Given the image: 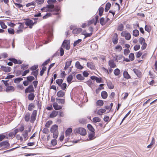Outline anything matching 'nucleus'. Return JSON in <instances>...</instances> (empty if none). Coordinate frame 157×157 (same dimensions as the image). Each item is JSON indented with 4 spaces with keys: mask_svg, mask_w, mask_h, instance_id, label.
I'll list each match as a JSON object with an SVG mask.
<instances>
[{
    "mask_svg": "<svg viewBox=\"0 0 157 157\" xmlns=\"http://www.w3.org/2000/svg\"><path fill=\"white\" fill-rule=\"evenodd\" d=\"M52 13H47L43 17V19H45L52 16Z\"/></svg>",
    "mask_w": 157,
    "mask_h": 157,
    "instance_id": "nucleus-58",
    "label": "nucleus"
},
{
    "mask_svg": "<svg viewBox=\"0 0 157 157\" xmlns=\"http://www.w3.org/2000/svg\"><path fill=\"white\" fill-rule=\"evenodd\" d=\"M104 104L103 101L102 100H99L96 102V105L98 106H102Z\"/></svg>",
    "mask_w": 157,
    "mask_h": 157,
    "instance_id": "nucleus-29",
    "label": "nucleus"
},
{
    "mask_svg": "<svg viewBox=\"0 0 157 157\" xmlns=\"http://www.w3.org/2000/svg\"><path fill=\"white\" fill-rule=\"evenodd\" d=\"M63 82V80L62 78L57 79L56 80V82L59 86L62 84Z\"/></svg>",
    "mask_w": 157,
    "mask_h": 157,
    "instance_id": "nucleus-33",
    "label": "nucleus"
},
{
    "mask_svg": "<svg viewBox=\"0 0 157 157\" xmlns=\"http://www.w3.org/2000/svg\"><path fill=\"white\" fill-rule=\"evenodd\" d=\"M53 122L52 121H48L45 124V126L47 128H49L50 125L52 124Z\"/></svg>",
    "mask_w": 157,
    "mask_h": 157,
    "instance_id": "nucleus-55",
    "label": "nucleus"
},
{
    "mask_svg": "<svg viewBox=\"0 0 157 157\" xmlns=\"http://www.w3.org/2000/svg\"><path fill=\"white\" fill-rule=\"evenodd\" d=\"M133 35L135 36H138L139 34V31L136 29H135L133 31Z\"/></svg>",
    "mask_w": 157,
    "mask_h": 157,
    "instance_id": "nucleus-43",
    "label": "nucleus"
},
{
    "mask_svg": "<svg viewBox=\"0 0 157 157\" xmlns=\"http://www.w3.org/2000/svg\"><path fill=\"white\" fill-rule=\"evenodd\" d=\"M30 118V114L28 112L25 115L24 119L25 121L27 122L29 121Z\"/></svg>",
    "mask_w": 157,
    "mask_h": 157,
    "instance_id": "nucleus-17",
    "label": "nucleus"
},
{
    "mask_svg": "<svg viewBox=\"0 0 157 157\" xmlns=\"http://www.w3.org/2000/svg\"><path fill=\"white\" fill-rule=\"evenodd\" d=\"M54 109L56 110H60L62 108V106L58 105L57 102H54L53 104Z\"/></svg>",
    "mask_w": 157,
    "mask_h": 157,
    "instance_id": "nucleus-12",
    "label": "nucleus"
},
{
    "mask_svg": "<svg viewBox=\"0 0 157 157\" xmlns=\"http://www.w3.org/2000/svg\"><path fill=\"white\" fill-rule=\"evenodd\" d=\"M124 37L127 40H129L131 38V35L129 33H125Z\"/></svg>",
    "mask_w": 157,
    "mask_h": 157,
    "instance_id": "nucleus-32",
    "label": "nucleus"
},
{
    "mask_svg": "<svg viewBox=\"0 0 157 157\" xmlns=\"http://www.w3.org/2000/svg\"><path fill=\"white\" fill-rule=\"evenodd\" d=\"M69 42H70V40H64L63 41L62 44V46L61 47H63V48H64L65 46L67 45L69 43Z\"/></svg>",
    "mask_w": 157,
    "mask_h": 157,
    "instance_id": "nucleus-38",
    "label": "nucleus"
},
{
    "mask_svg": "<svg viewBox=\"0 0 157 157\" xmlns=\"http://www.w3.org/2000/svg\"><path fill=\"white\" fill-rule=\"evenodd\" d=\"M67 85L66 83H63L60 85L59 87H61V89L63 90H64L67 88Z\"/></svg>",
    "mask_w": 157,
    "mask_h": 157,
    "instance_id": "nucleus-40",
    "label": "nucleus"
},
{
    "mask_svg": "<svg viewBox=\"0 0 157 157\" xmlns=\"http://www.w3.org/2000/svg\"><path fill=\"white\" fill-rule=\"evenodd\" d=\"M96 81V82L98 83L103 82V79L101 77H100L99 78L97 77Z\"/></svg>",
    "mask_w": 157,
    "mask_h": 157,
    "instance_id": "nucleus-60",
    "label": "nucleus"
},
{
    "mask_svg": "<svg viewBox=\"0 0 157 157\" xmlns=\"http://www.w3.org/2000/svg\"><path fill=\"white\" fill-rule=\"evenodd\" d=\"M24 20L25 21V24L27 27H29L30 29L33 28V20L29 18L24 19Z\"/></svg>",
    "mask_w": 157,
    "mask_h": 157,
    "instance_id": "nucleus-5",
    "label": "nucleus"
},
{
    "mask_svg": "<svg viewBox=\"0 0 157 157\" xmlns=\"http://www.w3.org/2000/svg\"><path fill=\"white\" fill-rule=\"evenodd\" d=\"M114 36H115V37H113L112 39V42L114 44H117L118 43V35L117 33H115L114 34Z\"/></svg>",
    "mask_w": 157,
    "mask_h": 157,
    "instance_id": "nucleus-16",
    "label": "nucleus"
},
{
    "mask_svg": "<svg viewBox=\"0 0 157 157\" xmlns=\"http://www.w3.org/2000/svg\"><path fill=\"white\" fill-rule=\"evenodd\" d=\"M72 131V129L71 128H68L65 131V135L66 136L70 135Z\"/></svg>",
    "mask_w": 157,
    "mask_h": 157,
    "instance_id": "nucleus-25",
    "label": "nucleus"
},
{
    "mask_svg": "<svg viewBox=\"0 0 157 157\" xmlns=\"http://www.w3.org/2000/svg\"><path fill=\"white\" fill-rule=\"evenodd\" d=\"M13 2L14 4H15V5L18 8L20 9V10H22L23 11V9H21V8L23 7V6L22 4H20V3H15L13 0ZM24 11H25L24 10Z\"/></svg>",
    "mask_w": 157,
    "mask_h": 157,
    "instance_id": "nucleus-36",
    "label": "nucleus"
},
{
    "mask_svg": "<svg viewBox=\"0 0 157 157\" xmlns=\"http://www.w3.org/2000/svg\"><path fill=\"white\" fill-rule=\"evenodd\" d=\"M105 18L103 17H102L100 19V23L102 26L104 25L105 24Z\"/></svg>",
    "mask_w": 157,
    "mask_h": 157,
    "instance_id": "nucleus-49",
    "label": "nucleus"
},
{
    "mask_svg": "<svg viewBox=\"0 0 157 157\" xmlns=\"http://www.w3.org/2000/svg\"><path fill=\"white\" fill-rule=\"evenodd\" d=\"M124 28V26L121 23L120 25H118L117 27V30L119 31H122Z\"/></svg>",
    "mask_w": 157,
    "mask_h": 157,
    "instance_id": "nucleus-57",
    "label": "nucleus"
},
{
    "mask_svg": "<svg viewBox=\"0 0 157 157\" xmlns=\"http://www.w3.org/2000/svg\"><path fill=\"white\" fill-rule=\"evenodd\" d=\"M65 92L62 90H60L57 92L56 95L59 97L62 98L65 96Z\"/></svg>",
    "mask_w": 157,
    "mask_h": 157,
    "instance_id": "nucleus-13",
    "label": "nucleus"
},
{
    "mask_svg": "<svg viewBox=\"0 0 157 157\" xmlns=\"http://www.w3.org/2000/svg\"><path fill=\"white\" fill-rule=\"evenodd\" d=\"M76 78L78 80L81 81L85 79L84 77L81 74H78L76 75Z\"/></svg>",
    "mask_w": 157,
    "mask_h": 157,
    "instance_id": "nucleus-35",
    "label": "nucleus"
},
{
    "mask_svg": "<svg viewBox=\"0 0 157 157\" xmlns=\"http://www.w3.org/2000/svg\"><path fill=\"white\" fill-rule=\"evenodd\" d=\"M3 147H4L2 148L1 149H0V150L10 148V144L8 140L4 141L0 143V148Z\"/></svg>",
    "mask_w": 157,
    "mask_h": 157,
    "instance_id": "nucleus-1",
    "label": "nucleus"
},
{
    "mask_svg": "<svg viewBox=\"0 0 157 157\" xmlns=\"http://www.w3.org/2000/svg\"><path fill=\"white\" fill-rule=\"evenodd\" d=\"M107 86H108L109 88L110 89H113L114 88V86L113 84L110 81L107 83Z\"/></svg>",
    "mask_w": 157,
    "mask_h": 157,
    "instance_id": "nucleus-42",
    "label": "nucleus"
},
{
    "mask_svg": "<svg viewBox=\"0 0 157 157\" xmlns=\"http://www.w3.org/2000/svg\"><path fill=\"white\" fill-rule=\"evenodd\" d=\"M87 128L91 132H95V129L93 126L90 124H88L87 125Z\"/></svg>",
    "mask_w": 157,
    "mask_h": 157,
    "instance_id": "nucleus-27",
    "label": "nucleus"
},
{
    "mask_svg": "<svg viewBox=\"0 0 157 157\" xmlns=\"http://www.w3.org/2000/svg\"><path fill=\"white\" fill-rule=\"evenodd\" d=\"M115 56L116 57L115 58V60L116 62H118V60L121 59L123 57L122 55H119L118 56L116 55Z\"/></svg>",
    "mask_w": 157,
    "mask_h": 157,
    "instance_id": "nucleus-47",
    "label": "nucleus"
},
{
    "mask_svg": "<svg viewBox=\"0 0 157 157\" xmlns=\"http://www.w3.org/2000/svg\"><path fill=\"white\" fill-rule=\"evenodd\" d=\"M124 77L127 79H128L131 78V76L128 74L127 71H124L123 72Z\"/></svg>",
    "mask_w": 157,
    "mask_h": 157,
    "instance_id": "nucleus-23",
    "label": "nucleus"
},
{
    "mask_svg": "<svg viewBox=\"0 0 157 157\" xmlns=\"http://www.w3.org/2000/svg\"><path fill=\"white\" fill-rule=\"evenodd\" d=\"M25 92L26 94L34 93L35 92V90L33 85L31 84L30 85H29L25 89Z\"/></svg>",
    "mask_w": 157,
    "mask_h": 157,
    "instance_id": "nucleus-4",
    "label": "nucleus"
},
{
    "mask_svg": "<svg viewBox=\"0 0 157 157\" xmlns=\"http://www.w3.org/2000/svg\"><path fill=\"white\" fill-rule=\"evenodd\" d=\"M17 24H20L19 26L18 27L19 29H22L24 28V24H25V22L22 23L18 22Z\"/></svg>",
    "mask_w": 157,
    "mask_h": 157,
    "instance_id": "nucleus-54",
    "label": "nucleus"
},
{
    "mask_svg": "<svg viewBox=\"0 0 157 157\" xmlns=\"http://www.w3.org/2000/svg\"><path fill=\"white\" fill-rule=\"evenodd\" d=\"M78 121L79 123L82 124H84L87 123L86 120L84 118H81L79 119Z\"/></svg>",
    "mask_w": 157,
    "mask_h": 157,
    "instance_id": "nucleus-44",
    "label": "nucleus"
},
{
    "mask_svg": "<svg viewBox=\"0 0 157 157\" xmlns=\"http://www.w3.org/2000/svg\"><path fill=\"white\" fill-rule=\"evenodd\" d=\"M7 30L8 33L10 34L13 35L15 33V31L14 29L11 28H8Z\"/></svg>",
    "mask_w": 157,
    "mask_h": 157,
    "instance_id": "nucleus-46",
    "label": "nucleus"
},
{
    "mask_svg": "<svg viewBox=\"0 0 157 157\" xmlns=\"http://www.w3.org/2000/svg\"><path fill=\"white\" fill-rule=\"evenodd\" d=\"M0 25L1 28L3 29H6L7 28V26L5 25L4 22L2 21H0Z\"/></svg>",
    "mask_w": 157,
    "mask_h": 157,
    "instance_id": "nucleus-53",
    "label": "nucleus"
},
{
    "mask_svg": "<svg viewBox=\"0 0 157 157\" xmlns=\"http://www.w3.org/2000/svg\"><path fill=\"white\" fill-rule=\"evenodd\" d=\"M140 43L141 44L145 43V40L144 39L143 37H140L139 39Z\"/></svg>",
    "mask_w": 157,
    "mask_h": 157,
    "instance_id": "nucleus-63",
    "label": "nucleus"
},
{
    "mask_svg": "<svg viewBox=\"0 0 157 157\" xmlns=\"http://www.w3.org/2000/svg\"><path fill=\"white\" fill-rule=\"evenodd\" d=\"M23 80L22 77H18L15 78L14 80V82L15 83H18Z\"/></svg>",
    "mask_w": 157,
    "mask_h": 157,
    "instance_id": "nucleus-37",
    "label": "nucleus"
},
{
    "mask_svg": "<svg viewBox=\"0 0 157 157\" xmlns=\"http://www.w3.org/2000/svg\"><path fill=\"white\" fill-rule=\"evenodd\" d=\"M22 135L25 139V140H27L28 138H26L28 136V131L27 130H25Z\"/></svg>",
    "mask_w": 157,
    "mask_h": 157,
    "instance_id": "nucleus-41",
    "label": "nucleus"
},
{
    "mask_svg": "<svg viewBox=\"0 0 157 157\" xmlns=\"http://www.w3.org/2000/svg\"><path fill=\"white\" fill-rule=\"evenodd\" d=\"M75 133L80 134L82 136H85L86 134V131L85 129L82 127H79L75 129Z\"/></svg>",
    "mask_w": 157,
    "mask_h": 157,
    "instance_id": "nucleus-2",
    "label": "nucleus"
},
{
    "mask_svg": "<svg viewBox=\"0 0 157 157\" xmlns=\"http://www.w3.org/2000/svg\"><path fill=\"white\" fill-rule=\"evenodd\" d=\"M7 134H6V135L4 134H0V141H2L5 139H8V137H7Z\"/></svg>",
    "mask_w": 157,
    "mask_h": 157,
    "instance_id": "nucleus-31",
    "label": "nucleus"
},
{
    "mask_svg": "<svg viewBox=\"0 0 157 157\" xmlns=\"http://www.w3.org/2000/svg\"><path fill=\"white\" fill-rule=\"evenodd\" d=\"M58 126L56 124H54L53 125L51 128L50 132L51 133H53L54 132H56L58 131Z\"/></svg>",
    "mask_w": 157,
    "mask_h": 157,
    "instance_id": "nucleus-10",
    "label": "nucleus"
},
{
    "mask_svg": "<svg viewBox=\"0 0 157 157\" xmlns=\"http://www.w3.org/2000/svg\"><path fill=\"white\" fill-rule=\"evenodd\" d=\"M86 65L88 67L91 69L94 70L95 69V66L92 63H87Z\"/></svg>",
    "mask_w": 157,
    "mask_h": 157,
    "instance_id": "nucleus-28",
    "label": "nucleus"
},
{
    "mask_svg": "<svg viewBox=\"0 0 157 157\" xmlns=\"http://www.w3.org/2000/svg\"><path fill=\"white\" fill-rule=\"evenodd\" d=\"M35 97L34 93H30L28 95V99L30 101H33L34 100Z\"/></svg>",
    "mask_w": 157,
    "mask_h": 157,
    "instance_id": "nucleus-22",
    "label": "nucleus"
},
{
    "mask_svg": "<svg viewBox=\"0 0 157 157\" xmlns=\"http://www.w3.org/2000/svg\"><path fill=\"white\" fill-rule=\"evenodd\" d=\"M50 9L51 10H52V12H53L56 10H58L59 8H60L58 5H56V6L54 4H50Z\"/></svg>",
    "mask_w": 157,
    "mask_h": 157,
    "instance_id": "nucleus-9",
    "label": "nucleus"
},
{
    "mask_svg": "<svg viewBox=\"0 0 157 157\" xmlns=\"http://www.w3.org/2000/svg\"><path fill=\"white\" fill-rule=\"evenodd\" d=\"M133 71L136 75L139 77H140L141 76V73L138 69L134 68L133 69Z\"/></svg>",
    "mask_w": 157,
    "mask_h": 157,
    "instance_id": "nucleus-20",
    "label": "nucleus"
},
{
    "mask_svg": "<svg viewBox=\"0 0 157 157\" xmlns=\"http://www.w3.org/2000/svg\"><path fill=\"white\" fill-rule=\"evenodd\" d=\"M57 141L55 139L52 140L51 141V143L53 146L56 145L57 144Z\"/></svg>",
    "mask_w": 157,
    "mask_h": 157,
    "instance_id": "nucleus-62",
    "label": "nucleus"
},
{
    "mask_svg": "<svg viewBox=\"0 0 157 157\" xmlns=\"http://www.w3.org/2000/svg\"><path fill=\"white\" fill-rule=\"evenodd\" d=\"M56 100L57 101L59 104H63L65 102V100L63 99L59 98H56Z\"/></svg>",
    "mask_w": 157,
    "mask_h": 157,
    "instance_id": "nucleus-26",
    "label": "nucleus"
},
{
    "mask_svg": "<svg viewBox=\"0 0 157 157\" xmlns=\"http://www.w3.org/2000/svg\"><path fill=\"white\" fill-rule=\"evenodd\" d=\"M26 78V80L23 82V84L25 86H28L30 83L35 79L34 77L32 76H27Z\"/></svg>",
    "mask_w": 157,
    "mask_h": 157,
    "instance_id": "nucleus-3",
    "label": "nucleus"
},
{
    "mask_svg": "<svg viewBox=\"0 0 157 157\" xmlns=\"http://www.w3.org/2000/svg\"><path fill=\"white\" fill-rule=\"evenodd\" d=\"M106 111V110L104 109H99L97 113V114L99 115H102V114L105 113Z\"/></svg>",
    "mask_w": 157,
    "mask_h": 157,
    "instance_id": "nucleus-34",
    "label": "nucleus"
},
{
    "mask_svg": "<svg viewBox=\"0 0 157 157\" xmlns=\"http://www.w3.org/2000/svg\"><path fill=\"white\" fill-rule=\"evenodd\" d=\"M58 114V112L56 110H53L49 115V117L54 118Z\"/></svg>",
    "mask_w": 157,
    "mask_h": 157,
    "instance_id": "nucleus-18",
    "label": "nucleus"
},
{
    "mask_svg": "<svg viewBox=\"0 0 157 157\" xmlns=\"http://www.w3.org/2000/svg\"><path fill=\"white\" fill-rule=\"evenodd\" d=\"M35 107L34 104L33 103H30L28 105V109L29 111H32L33 110L32 108H34Z\"/></svg>",
    "mask_w": 157,
    "mask_h": 157,
    "instance_id": "nucleus-45",
    "label": "nucleus"
},
{
    "mask_svg": "<svg viewBox=\"0 0 157 157\" xmlns=\"http://www.w3.org/2000/svg\"><path fill=\"white\" fill-rule=\"evenodd\" d=\"M108 64L111 68H115L117 67L113 60H109L108 62Z\"/></svg>",
    "mask_w": 157,
    "mask_h": 157,
    "instance_id": "nucleus-14",
    "label": "nucleus"
},
{
    "mask_svg": "<svg viewBox=\"0 0 157 157\" xmlns=\"http://www.w3.org/2000/svg\"><path fill=\"white\" fill-rule=\"evenodd\" d=\"M75 67L78 69L82 70L83 68V66H82L79 61H77L75 64Z\"/></svg>",
    "mask_w": 157,
    "mask_h": 157,
    "instance_id": "nucleus-19",
    "label": "nucleus"
},
{
    "mask_svg": "<svg viewBox=\"0 0 157 157\" xmlns=\"http://www.w3.org/2000/svg\"><path fill=\"white\" fill-rule=\"evenodd\" d=\"M15 90V88L12 86H7L5 89V91L7 92H13Z\"/></svg>",
    "mask_w": 157,
    "mask_h": 157,
    "instance_id": "nucleus-8",
    "label": "nucleus"
},
{
    "mask_svg": "<svg viewBox=\"0 0 157 157\" xmlns=\"http://www.w3.org/2000/svg\"><path fill=\"white\" fill-rule=\"evenodd\" d=\"M82 74L84 77H87L89 75V73L86 71H84L82 72Z\"/></svg>",
    "mask_w": 157,
    "mask_h": 157,
    "instance_id": "nucleus-64",
    "label": "nucleus"
},
{
    "mask_svg": "<svg viewBox=\"0 0 157 157\" xmlns=\"http://www.w3.org/2000/svg\"><path fill=\"white\" fill-rule=\"evenodd\" d=\"M82 41L81 39H78L76 41H74L73 44L74 47H75L78 44L81 42Z\"/></svg>",
    "mask_w": 157,
    "mask_h": 157,
    "instance_id": "nucleus-56",
    "label": "nucleus"
},
{
    "mask_svg": "<svg viewBox=\"0 0 157 157\" xmlns=\"http://www.w3.org/2000/svg\"><path fill=\"white\" fill-rule=\"evenodd\" d=\"M120 73V70L118 68H116L114 71V74L115 76H118Z\"/></svg>",
    "mask_w": 157,
    "mask_h": 157,
    "instance_id": "nucleus-39",
    "label": "nucleus"
},
{
    "mask_svg": "<svg viewBox=\"0 0 157 157\" xmlns=\"http://www.w3.org/2000/svg\"><path fill=\"white\" fill-rule=\"evenodd\" d=\"M82 31V29L81 28H75L73 29L72 33L73 34H76L79 33Z\"/></svg>",
    "mask_w": 157,
    "mask_h": 157,
    "instance_id": "nucleus-11",
    "label": "nucleus"
},
{
    "mask_svg": "<svg viewBox=\"0 0 157 157\" xmlns=\"http://www.w3.org/2000/svg\"><path fill=\"white\" fill-rule=\"evenodd\" d=\"M38 65H34L33 66L31 67L29 69L32 71H35L38 68Z\"/></svg>",
    "mask_w": 157,
    "mask_h": 157,
    "instance_id": "nucleus-52",
    "label": "nucleus"
},
{
    "mask_svg": "<svg viewBox=\"0 0 157 157\" xmlns=\"http://www.w3.org/2000/svg\"><path fill=\"white\" fill-rule=\"evenodd\" d=\"M128 57L131 61H133L135 59V56L134 53H130Z\"/></svg>",
    "mask_w": 157,
    "mask_h": 157,
    "instance_id": "nucleus-50",
    "label": "nucleus"
},
{
    "mask_svg": "<svg viewBox=\"0 0 157 157\" xmlns=\"http://www.w3.org/2000/svg\"><path fill=\"white\" fill-rule=\"evenodd\" d=\"M53 133V138L56 139L57 138L58 135V132L57 131L52 133Z\"/></svg>",
    "mask_w": 157,
    "mask_h": 157,
    "instance_id": "nucleus-61",
    "label": "nucleus"
},
{
    "mask_svg": "<svg viewBox=\"0 0 157 157\" xmlns=\"http://www.w3.org/2000/svg\"><path fill=\"white\" fill-rule=\"evenodd\" d=\"M19 147H20V146L17 147H16L12 148L11 149H9V150H6V151H5L3 152L2 153H1V154H4V153H6V152H10V151H13L14 150L16 149L17 148Z\"/></svg>",
    "mask_w": 157,
    "mask_h": 157,
    "instance_id": "nucleus-51",
    "label": "nucleus"
},
{
    "mask_svg": "<svg viewBox=\"0 0 157 157\" xmlns=\"http://www.w3.org/2000/svg\"><path fill=\"white\" fill-rule=\"evenodd\" d=\"M1 68L3 71L6 73L10 72L11 71V68L9 67H6L2 65L1 66Z\"/></svg>",
    "mask_w": 157,
    "mask_h": 157,
    "instance_id": "nucleus-7",
    "label": "nucleus"
},
{
    "mask_svg": "<svg viewBox=\"0 0 157 157\" xmlns=\"http://www.w3.org/2000/svg\"><path fill=\"white\" fill-rule=\"evenodd\" d=\"M61 12L60 8H59V10H56L55 11L53 12L52 14L54 15H57L59 14Z\"/></svg>",
    "mask_w": 157,
    "mask_h": 157,
    "instance_id": "nucleus-59",
    "label": "nucleus"
},
{
    "mask_svg": "<svg viewBox=\"0 0 157 157\" xmlns=\"http://www.w3.org/2000/svg\"><path fill=\"white\" fill-rule=\"evenodd\" d=\"M101 121V119L98 117H95L93 119V121L94 123L100 122Z\"/></svg>",
    "mask_w": 157,
    "mask_h": 157,
    "instance_id": "nucleus-48",
    "label": "nucleus"
},
{
    "mask_svg": "<svg viewBox=\"0 0 157 157\" xmlns=\"http://www.w3.org/2000/svg\"><path fill=\"white\" fill-rule=\"evenodd\" d=\"M37 111L36 110H35L33 111L32 114L30 117V122L32 123H33L36 120Z\"/></svg>",
    "mask_w": 157,
    "mask_h": 157,
    "instance_id": "nucleus-6",
    "label": "nucleus"
},
{
    "mask_svg": "<svg viewBox=\"0 0 157 157\" xmlns=\"http://www.w3.org/2000/svg\"><path fill=\"white\" fill-rule=\"evenodd\" d=\"M101 96L102 98L105 99L107 97L108 94L106 91H103L101 92Z\"/></svg>",
    "mask_w": 157,
    "mask_h": 157,
    "instance_id": "nucleus-21",
    "label": "nucleus"
},
{
    "mask_svg": "<svg viewBox=\"0 0 157 157\" xmlns=\"http://www.w3.org/2000/svg\"><path fill=\"white\" fill-rule=\"evenodd\" d=\"M73 78V77L72 75H69L67 78V81L70 84L72 82L71 81Z\"/></svg>",
    "mask_w": 157,
    "mask_h": 157,
    "instance_id": "nucleus-24",
    "label": "nucleus"
},
{
    "mask_svg": "<svg viewBox=\"0 0 157 157\" xmlns=\"http://www.w3.org/2000/svg\"><path fill=\"white\" fill-rule=\"evenodd\" d=\"M95 132H91L90 133H89L88 134V138L89 139V140H94L95 138Z\"/></svg>",
    "mask_w": 157,
    "mask_h": 157,
    "instance_id": "nucleus-15",
    "label": "nucleus"
},
{
    "mask_svg": "<svg viewBox=\"0 0 157 157\" xmlns=\"http://www.w3.org/2000/svg\"><path fill=\"white\" fill-rule=\"evenodd\" d=\"M104 10L103 7H101L99 8L98 9V13L100 17H101L103 15Z\"/></svg>",
    "mask_w": 157,
    "mask_h": 157,
    "instance_id": "nucleus-30",
    "label": "nucleus"
}]
</instances>
